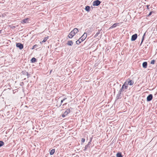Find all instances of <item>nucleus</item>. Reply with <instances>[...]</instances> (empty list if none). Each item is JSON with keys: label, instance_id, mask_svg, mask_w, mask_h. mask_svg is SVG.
Wrapping results in <instances>:
<instances>
[{"label": "nucleus", "instance_id": "obj_1", "mask_svg": "<svg viewBox=\"0 0 157 157\" xmlns=\"http://www.w3.org/2000/svg\"><path fill=\"white\" fill-rule=\"evenodd\" d=\"M87 36V34L86 33H84L82 36L76 42V43L77 44H79L81 42L84 40L86 38Z\"/></svg>", "mask_w": 157, "mask_h": 157}, {"label": "nucleus", "instance_id": "obj_2", "mask_svg": "<svg viewBox=\"0 0 157 157\" xmlns=\"http://www.w3.org/2000/svg\"><path fill=\"white\" fill-rule=\"evenodd\" d=\"M78 32V29L77 28H74L69 34L68 37L70 38H72Z\"/></svg>", "mask_w": 157, "mask_h": 157}, {"label": "nucleus", "instance_id": "obj_3", "mask_svg": "<svg viewBox=\"0 0 157 157\" xmlns=\"http://www.w3.org/2000/svg\"><path fill=\"white\" fill-rule=\"evenodd\" d=\"M128 87V86L126 83L124 82V84L122 85L121 88L119 92L121 94V92L124 91L125 90H127Z\"/></svg>", "mask_w": 157, "mask_h": 157}, {"label": "nucleus", "instance_id": "obj_4", "mask_svg": "<svg viewBox=\"0 0 157 157\" xmlns=\"http://www.w3.org/2000/svg\"><path fill=\"white\" fill-rule=\"evenodd\" d=\"M125 82L127 83L128 86V85L130 86L132 85L134 83V82L130 79H127Z\"/></svg>", "mask_w": 157, "mask_h": 157}, {"label": "nucleus", "instance_id": "obj_5", "mask_svg": "<svg viewBox=\"0 0 157 157\" xmlns=\"http://www.w3.org/2000/svg\"><path fill=\"white\" fill-rule=\"evenodd\" d=\"M101 3V2L98 0H97L94 1L93 2V6H98Z\"/></svg>", "mask_w": 157, "mask_h": 157}, {"label": "nucleus", "instance_id": "obj_6", "mask_svg": "<svg viewBox=\"0 0 157 157\" xmlns=\"http://www.w3.org/2000/svg\"><path fill=\"white\" fill-rule=\"evenodd\" d=\"M16 47L17 48H19L21 50L23 48V44L20 43H17L16 44Z\"/></svg>", "mask_w": 157, "mask_h": 157}, {"label": "nucleus", "instance_id": "obj_7", "mask_svg": "<svg viewBox=\"0 0 157 157\" xmlns=\"http://www.w3.org/2000/svg\"><path fill=\"white\" fill-rule=\"evenodd\" d=\"M30 20L29 19V18H25L22 20L21 23L22 24L28 23H29V21Z\"/></svg>", "mask_w": 157, "mask_h": 157}, {"label": "nucleus", "instance_id": "obj_8", "mask_svg": "<svg viewBox=\"0 0 157 157\" xmlns=\"http://www.w3.org/2000/svg\"><path fill=\"white\" fill-rule=\"evenodd\" d=\"M152 94H150L147 97V101H150L152 100Z\"/></svg>", "mask_w": 157, "mask_h": 157}, {"label": "nucleus", "instance_id": "obj_9", "mask_svg": "<svg viewBox=\"0 0 157 157\" xmlns=\"http://www.w3.org/2000/svg\"><path fill=\"white\" fill-rule=\"evenodd\" d=\"M137 34H135L132 36L131 40L132 41L135 40L137 38Z\"/></svg>", "mask_w": 157, "mask_h": 157}, {"label": "nucleus", "instance_id": "obj_10", "mask_svg": "<svg viewBox=\"0 0 157 157\" xmlns=\"http://www.w3.org/2000/svg\"><path fill=\"white\" fill-rule=\"evenodd\" d=\"M143 67L146 68L147 67V63L146 62H144L142 64Z\"/></svg>", "mask_w": 157, "mask_h": 157}, {"label": "nucleus", "instance_id": "obj_11", "mask_svg": "<svg viewBox=\"0 0 157 157\" xmlns=\"http://www.w3.org/2000/svg\"><path fill=\"white\" fill-rule=\"evenodd\" d=\"M70 112L71 110L70 109H68L66 110L64 113H65V114L67 116L69 113Z\"/></svg>", "mask_w": 157, "mask_h": 157}, {"label": "nucleus", "instance_id": "obj_12", "mask_svg": "<svg viewBox=\"0 0 157 157\" xmlns=\"http://www.w3.org/2000/svg\"><path fill=\"white\" fill-rule=\"evenodd\" d=\"M119 24V23H116L113 24L112 26L110 27L109 29H112L116 27Z\"/></svg>", "mask_w": 157, "mask_h": 157}, {"label": "nucleus", "instance_id": "obj_13", "mask_svg": "<svg viewBox=\"0 0 157 157\" xmlns=\"http://www.w3.org/2000/svg\"><path fill=\"white\" fill-rule=\"evenodd\" d=\"M73 42L71 40L68 41L67 43V44L69 46H72L73 44Z\"/></svg>", "mask_w": 157, "mask_h": 157}, {"label": "nucleus", "instance_id": "obj_14", "mask_svg": "<svg viewBox=\"0 0 157 157\" xmlns=\"http://www.w3.org/2000/svg\"><path fill=\"white\" fill-rule=\"evenodd\" d=\"M101 29H98V32L96 33L95 35L94 36V37L95 38L97 37L98 35L100 34V32L101 31Z\"/></svg>", "mask_w": 157, "mask_h": 157}, {"label": "nucleus", "instance_id": "obj_15", "mask_svg": "<svg viewBox=\"0 0 157 157\" xmlns=\"http://www.w3.org/2000/svg\"><path fill=\"white\" fill-rule=\"evenodd\" d=\"M116 156L117 157H123L121 152H118L116 154Z\"/></svg>", "mask_w": 157, "mask_h": 157}, {"label": "nucleus", "instance_id": "obj_16", "mask_svg": "<svg viewBox=\"0 0 157 157\" xmlns=\"http://www.w3.org/2000/svg\"><path fill=\"white\" fill-rule=\"evenodd\" d=\"M145 34H146V33H145L143 35V36H142V40H141V44H140V45H141V44H142L143 41L144 40V38H145Z\"/></svg>", "mask_w": 157, "mask_h": 157}, {"label": "nucleus", "instance_id": "obj_17", "mask_svg": "<svg viewBox=\"0 0 157 157\" xmlns=\"http://www.w3.org/2000/svg\"><path fill=\"white\" fill-rule=\"evenodd\" d=\"M55 152V149H52L50 152V155H52Z\"/></svg>", "mask_w": 157, "mask_h": 157}, {"label": "nucleus", "instance_id": "obj_18", "mask_svg": "<svg viewBox=\"0 0 157 157\" xmlns=\"http://www.w3.org/2000/svg\"><path fill=\"white\" fill-rule=\"evenodd\" d=\"M36 59L35 58L33 57V58L31 59V61L32 63H33L35 62H36Z\"/></svg>", "mask_w": 157, "mask_h": 157}, {"label": "nucleus", "instance_id": "obj_19", "mask_svg": "<svg viewBox=\"0 0 157 157\" xmlns=\"http://www.w3.org/2000/svg\"><path fill=\"white\" fill-rule=\"evenodd\" d=\"M85 9L86 11L89 12L90 10V7L89 6H86V7Z\"/></svg>", "mask_w": 157, "mask_h": 157}, {"label": "nucleus", "instance_id": "obj_20", "mask_svg": "<svg viewBox=\"0 0 157 157\" xmlns=\"http://www.w3.org/2000/svg\"><path fill=\"white\" fill-rule=\"evenodd\" d=\"M90 147L87 144L86 145L85 147V149H84V151H86L87 149H88L89 147Z\"/></svg>", "mask_w": 157, "mask_h": 157}, {"label": "nucleus", "instance_id": "obj_21", "mask_svg": "<svg viewBox=\"0 0 157 157\" xmlns=\"http://www.w3.org/2000/svg\"><path fill=\"white\" fill-rule=\"evenodd\" d=\"M4 144V143L2 141H0V147L2 146Z\"/></svg>", "mask_w": 157, "mask_h": 157}, {"label": "nucleus", "instance_id": "obj_22", "mask_svg": "<svg viewBox=\"0 0 157 157\" xmlns=\"http://www.w3.org/2000/svg\"><path fill=\"white\" fill-rule=\"evenodd\" d=\"M47 39L46 38H45L41 42H40L41 43H43L44 42H46V41H47Z\"/></svg>", "mask_w": 157, "mask_h": 157}, {"label": "nucleus", "instance_id": "obj_23", "mask_svg": "<svg viewBox=\"0 0 157 157\" xmlns=\"http://www.w3.org/2000/svg\"><path fill=\"white\" fill-rule=\"evenodd\" d=\"M155 60H152L151 62V64H154L155 63Z\"/></svg>", "mask_w": 157, "mask_h": 157}, {"label": "nucleus", "instance_id": "obj_24", "mask_svg": "<svg viewBox=\"0 0 157 157\" xmlns=\"http://www.w3.org/2000/svg\"><path fill=\"white\" fill-rule=\"evenodd\" d=\"M66 99H67L66 98H65L63 99L62 100H61V105L63 103V101H64L65 100H66Z\"/></svg>", "mask_w": 157, "mask_h": 157}, {"label": "nucleus", "instance_id": "obj_25", "mask_svg": "<svg viewBox=\"0 0 157 157\" xmlns=\"http://www.w3.org/2000/svg\"><path fill=\"white\" fill-rule=\"evenodd\" d=\"M38 46L37 45H34L33 46V47L32 48V49H35V48H37V47Z\"/></svg>", "mask_w": 157, "mask_h": 157}, {"label": "nucleus", "instance_id": "obj_26", "mask_svg": "<svg viewBox=\"0 0 157 157\" xmlns=\"http://www.w3.org/2000/svg\"><path fill=\"white\" fill-rule=\"evenodd\" d=\"M85 141V139L84 138H82L81 139V142L82 143H84Z\"/></svg>", "mask_w": 157, "mask_h": 157}, {"label": "nucleus", "instance_id": "obj_27", "mask_svg": "<svg viewBox=\"0 0 157 157\" xmlns=\"http://www.w3.org/2000/svg\"><path fill=\"white\" fill-rule=\"evenodd\" d=\"M25 75H27V78H28L29 77V73L28 72H26L25 73Z\"/></svg>", "mask_w": 157, "mask_h": 157}, {"label": "nucleus", "instance_id": "obj_28", "mask_svg": "<svg viewBox=\"0 0 157 157\" xmlns=\"http://www.w3.org/2000/svg\"><path fill=\"white\" fill-rule=\"evenodd\" d=\"M66 116V115H65V113H64L62 115V117H65Z\"/></svg>", "mask_w": 157, "mask_h": 157}, {"label": "nucleus", "instance_id": "obj_29", "mask_svg": "<svg viewBox=\"0 0 157 157\" xmlns=\"http://www.w3.org/2000/svg\"><path fill=\"white\" fill-rule=\"evenodd\" d=\"M91 140H90V141L89 142H88V144H87L89 146H90V145L91 144Z\"/></svg>", "mask_w": 157, "mask_h": 157}, {"label": "nucleus", "instance_id": "obj_30", "mask_svg": "<svg viewBox=\"0 0 157 157\" xmlns=\"http://www.w3.org/2000/svg\"><path fill=\"white\" fill-rule=\"evenodd\" d=\"M151 13H152V12H150L149 13V15H148V16L151 15Z\"/></svg>", "mask_w": 157, "mask_h": 157}, {"label": "nucleus", "instance_id": "obj_31", "mask_svg": "<svg viewBox=\"0 0 157 157\" xmlns=\"http://www.w3.org/2000/svg\"><path fill=\"white\" fill-rule=\"evenodd\" d=\"M2 30H0V34L2 33Z\"/></svg>", "mask_w": 157, "mask_h": 157}, {"label": "nucleus", "instance_id": "obj_32", "mask_svg": "<svg viewBox=\"0 0 157 157\" xmlns=\"http://www.w3.org/2000/svg\"><path fill=\"white\" fill-rule=\"evenodd\" d=\"M66 104H67V103H65L63 104V105H66Z\"/></svg>", "mask_w": 157, "mask_h": 157}, {"label": "nucleus", "instance_id": "obj_33", "mask_svg": "<svg viewBox=\"0 0 157 157\" xmlns=\"http://www.w3.org/2000/svg\"><path fill=\"white\" fill-rule=\"evenodd\" d=\"M52 71H50V72L51 73V72H52Z\"/></svg>", "mask_w": 157, "mask_h": 157}, {"label": "nucleus", "instance_id": "obj_34", "mask_svg": "<svg viewBox=\"0 0 157 157\" xmlns=\"http://www.w3.org/2000/svg\"><path fill=\"white\" fill-rule=\"evenodd\" d=\"M147 6V7H148V6Z\"/></svg>", "mask_w": 157, "mask_h": 157}]
</instances>
